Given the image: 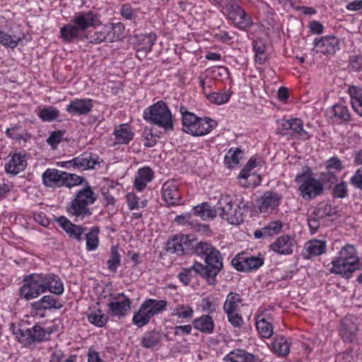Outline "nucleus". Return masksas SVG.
<instances>
[{
  "mask_svg": "<svg viewBox=\"0 0 362 362\" xmlns=\"http://www.w3.org/2000/svg\"><path fill=\"white\" fill-rule=\"evenodd\" d=\"M332 265L331 273L341 275L346 279H350L352 274L360 269L356 248L352 245H344L332 261Z\"/></svg>",
  "mask_w": 362,
  "mask_h": 362,
  "instance_id": "f257e3e1",
  "label": "nucleus"
},
{
  "mask_svg": "<svg viewBox=\"0 0 362 362\" xmlns=\"http://www.w3.org/2000/svg\"><path fill=\"white\" fill-rule=\"evenodd\" d=\"M247 203L244 200L234 205L232 199L228 195H221L216 204L218 216L230 224L238 225L243 221Z\"/></svg>",
  "mask_w": 362,
  "mask_h": 362,
  "instance_id": "f03ea898",
  "label": "nucleus"
},
{
  "mask_svg": "<svg viewBox=\"0 0 362 362\" xmlns=\"http://www.w3.org/2000/svg\"><path fill=\"white\" fill-rule=\"evenodd\" d=\"M144 118L146 122L161 127L165 131L173 129L172 113L162 100L146 108L144 112Z\"/></svg>",
  "mask_w": 362,
  "mask_h": 362,
  "instance_id": "7ed1b4c3",
  "label": "nucleus"
},
{
  "mask_svg": "<svg viewBox=\"0 0 362 362\" xmlns=\"http://www.w3.org/2000/svg\"><path fill=\"white\" fill-rule=\"evenodd\" d=\"M168 303L164 300L148 298L145 300L132 317V322L138 327L147 325L150 320L166 310Z\"/></svg>",
  "mask_w": 362,
  "mask_h": 362,
  "instance_id": "20e7f679",
  "label": "nucleus"
},
{
  "mask_svg": "<svg viewBox=\"0 0 362 362\" xmlns=\"http://www.w3.org/2000/svg\"><path fill=\"white\" fill-rule=\"evenodd\" d=\"M312 170L305 167L303 172L296 177V182L298 183V190L301 197L305 199H313L321 195L324 190L323 183L312 176Z\"/></svg>",
  "mask_w": 362,
  "mask_h": 362,
  "instance_id": "39448f33",
  "label": "nucleus"
},
{
  "mask_svg": "<svg viewBox=\"0 0 362 362\" xmlns=\"http://www.w3.org/2000/svg\"><path fill=\"white\" fill-rule=\"evenodd\" d=\"M183 131L193 136H199L209 133L216 126V121L209 117H197L189 112H182Z\"/></svg>",
  "mask_w": 362,
  "mask_h": 362,
  "instance_id": "423d86ee",
  "label": "nucleus"
},
{
  "mask_svg": "<svg viewBox=\"0 0 362 362\" xmlns=\"http://www.w3.org/2000/svg\"><path fill=\"white\" fill-rule=\"evenodd\" d=\"M96 200V196L90 187H85L78 191L76 197L68 207L70 215L75 216V221L83 219L85 216L91 214L89 205L93 204Z\"/></svg>",
  "mask_w": 362,
  "mask_h": 362,
  "instance_id": "0eeeda50",
  "label": "nucleus"
},
{
  "mask_svg": "<svg viewBox=\"0 0 362 362\" xmlns=\"http://www.w3.org/2000/svg\"><path fill=\"white\" fill-rule=\"evenodd\" d=\"M50 277L42 276L41 274H32L25 279L26 282L20 288V293L22 297L29 300L38 297L45 291L46 281Z\"/></svg>",
  "mask_w": 362,
  "mask_h": 362,
  "instance_id": "6e6552de",
  "label": "nucleus"
},
{
  "mask_svg": "<svg viewBox=\"0 0 362 362\" xmlns=\"http://www.w3.org/2000/svg\"><path fill=\"white\" fill-rule=\"evenodd\" d=\"M203 264V277L206 279L208 284L214 285L216 282V276L223 269V257L218 250L216 255H213L205 261Z\"/></svg>",
  "mask_w": 362,
  "mask_h": 362,
  "instance_id": "1a4fd4ad",
  "label": "nucleus"
},
{
  "mask_svg": "<svg viewBox=\"0 0 362 362\" xmlns=\"http://www.w3.org/2000/svg\"><path fill=\"white\" fill-rule=\"evenodd\" d=\"M231 264L238 271L250 272L260 267L264 264V259L260 256L240 253L232 259Z\"/></svg>",
  "mask_w": 362,
  "mask_h": 362,
  "instance_id": "9d476101",
  "label": "nucleus"
},
{
  "mask_svg": "<svg viewBox=\"0 0 362 362\" xmlns=\"http://www.w3.org/2000/svg\"><path fill=\"white\" fill-rule=\"evenodd\" d=\"M132 302L124 293L111 295L107 304L110 314L117 317H124L131 308Z\"/></svg>",
  "mask_w": 362,
  "mask_h": 362,
  "instance_id": "9b49d317",
  "label": "nucleus"
},
{
  "mask_svg": "<svg viewBox=\"0 0 362 362\" xmlns=\"http://www.w3.org/2000/svg\"><path fill=\"white\" fill-rule=\"evenodd\" d=\"M226 12L228 18L240 29L245 30L252 24L250 16L237 4L227 5Z\"/></svg>",
  "mask_w": 362,
  "mask_h": 362,
  "instance_id": "f8f14e48",
  "label": "nucleus"
},
{
  "mask_svg": "<svg viewBox=\"0 0 362 362\" xmlns=\"http://www.w3.org/2000/svg\"><path fill=\"white\" fill-rule=\"evenodd\" d=\"M282 197L274 191H267L257 200V206L260 213L269 214L278 209Z\"/></svg>",
  "mask_w": 362,
  "mask_h": 362,
  "instance_id": "ddd939ff",
  "label": "nucleus"
},
{
  "mask_svg": "<svg viewBox=\"0 0 362 362\" xmlns=\"http://www.w3.org/2000/svg\"><path fill=\"white\" fill-rule=\"evenodd\" d=\"M281 128L282 134H291L296 138L307 140L310 135L303 128V122L299 118H293L288 120H281Z\"/></svg>",
  "mask_w": 362,
  "mask_h": 362,
  "instance_id": "4468645a",
  "label": "nucleus"
},
{
  "mask_svg": "<svg viewBox=\"0 0 362 362\" xmlns=\"http://www.w3.org/2000/svg\"><path fill=\"white\" fill-rule=\"evenodd\" d=\"M93 107V101L90 98H75L70 101L66 111L71 115H87Z\"/></svg>",
  "mask_w": 362,
  "mask_h": 362,
  "instance_id": "2eb2a0df",
  "label": "nucleus"
},
{
  "mask_svg": "<svg viewBox=\"0 0 362 362\" xmlns=\"http://www.w3.org/2000/svg\"><path fill=\"white\" fill-rule=\"evenodd\" d=\"M162 197L168 205H177L181 199L179 185L175 180H168L162 187Z\"/></svg>",
  "mask_w": 362,
  "mask_h": 362,
  "instance_id": "dca6fc26",
  "label": "nucleus"
},
{
  "mask_svg": "<svg viewBox=\"0 0 362 362\" xmlns=\"http://www.w3.org/2000/svg\"><path fill=\"white\" fill-rule=\"evenodd\" d=\"M315 53L324 54H333L339 49V40L334 36L322 37L320 40H314Z\"/></svg>",
  "mask_w": 362,
  "mask_h": 362,
  "instance_id": "f3484780",
  "label": "nucleus"
},
{
  "mask_svg": "<svg viewBox=\"0 0 362 362\" xmlns=\"http://www.w3.org/2000/svg\"><path fill=\"white\" fill-rule=\"evenodd\" d=\"M86 38L88 42L94 44L113 42L115 40L114 27L111 24L105 25L100 30L86 35Z\"/></svg>",
  "mask_w": 362,
  "mask_h": 362,
  "instance_id": "a211bd4d",
  "label": "nucleus"
},
{
  "mask_svg": "<svg viewBox=\"0 0 362 362\" xmlns=\"http://www.w3.org/2000/svg\"><path fill=\"white\" fill-rule=\"evenodd\" d=\"M64 171L47 168L42 175V184L52 188L64 187Z\"/></svg>",
  "mask_w": 362,
  "mask_h": 362,
  "instance_id": "6ab92c4d",
  "label": "nucleus"
},
{
  "mask_svg": "<svg viewBox=\"0 0 362 362\" xmlns=\"http://www.w3.org/2000/svg\"><path fill=\"white\" fill-rule=\"evenodd\" d=\"M77 28L84 35L88 28L93 26L97 21V15L92 11L79 12L71 20Z\"/></svg>",
  "mask_w": 362,
  "mask_h": 362,
  "instance_id": "aec40b11",
  "label": "nucleus"
},
{
  "mask_svg": "<svg viewBox=\"0 0 362 362\" xmlns=\"http://www.w3.org/2000/svg\"><path fill=\"white\" fill-rule=\"evenodd\" d=\"M296 242L289 235H284L279 237L271 245V249L280 255H288L293 252Z\"/></svg>",
  "mask_w": 362,
  "mask_h": 362,
  "instance_id": "412c9836",
  "label": "nucleus"
},
{
  "mask_svg": "<svg viewBox=\"0 0 362 362\" xmlns=\"http://www.w3.org/2000/svg\"><path fill=\"white\" fill-rule=\"evenodd\" d=\"M76 169L86 170L95 168L100 165V158L97 154L85 152L81 156L74 158Z\"/></svg>",
  "mask_w": 362,
  "mask_h": 362,
  "instance_id": "4be33fe9",
  "label": "nucleus"
},
{
  "mask_svg": "<svg viewBox=\"0 0 362 362\" xmlns=\"http://www.w3.org/2000/svg\"><path fill=\"white\" fill-rule=\"evenodd\" d=\"M59 225L69 234L70 238L78 241L82 240V234L86 228L72 223L67 218L60 216L57 220Z\"/></svg>",
  "mask_w": 362,
  "mask_h": 362,
  "instance_id": "5701e85b",
  "label": "nucleus"
},
{
  "mask_svg": "<svg viewBox=\"0 0 362 362\" xmlns=\"http://www.w3.org/2000/svg\"><path fill=\"white\" fill-rule=\"evenodd\" d=\"M60 36L64 42L69 43L81 40L84 37H86V35H83L71 21L60 28Z\"/></svg>",
  "mask_w": 362,
  "mask_h": 362,
  "instance_id": "b1692460",
  "label": "nucleus"
},
{
  "mask_svg": "<svg viewBox=\"0 0 362 362\" xmlns=\"http://www.w3.org/2000/svg\"><path fill=\"white\" fill-rule=\"evenodd\" d=\"M27 165V161L24 156L19 153H14L5 165V170L8 173L17 175L23 171Z\"/></svg>",
  "mask_w": 362,
  "mask_h": 362,
  "instance_id": "393cba45",
  "label": "nucleus"
},
{
  "mask_svg": "<svg viewBox=\"0 0 362 362\" xmlns=\"http://www.w3.org/2000/svg\"><path fill=\"white\" fill-rule=\"evenodd\" d=\"M188 237L185 235L175 236L167 242L165 250L170 253L181 255L187 246Z\"/></svg>",
  "mask_w": 362,
  "mask_h": 362,
  "instance_id": "a878e982",
  "label": "nucleus"
},
{
  "mask_svg": "<svg viewBox=\"0 0 362 362\" xmlns=\"http://www.w3.org/2000/svg\"><path fill=\"white\" fill-rule=\"evenodd\" d=\"M153 178V172L149 167H144L138 170L137 175L134 180L135 188L141 192L146 188L147 183Z\"/></svg>",
  "mask_w": 362,
  "mask_h": 362,
  "instance_id": "bb28decb",
  "label": "nucleus"
},
{
  "mask_svg": "<svg viewBox=\"0 0 362 362\" xmlns=\"http://www.w3.org/2000/svg\"><path fill=\"white\" fill-rule=\"evenodd\" d=\"M197 274L203 276V264L199 262L194 263L191 267L182 269L178 274V279L185 285H187Z\"/></svg>",
  "mask_w": 362,
  "mask_h": 362,
  "instance_id": "cd10ccee",
  "label": "nucleus"
},
{
  "mask_svg": "<svg viewBox=\"0 0 362 362\" xmlns=\"http://www.w3.org/2000/svg\"><path fill=\"white\" fill-rule=\"evenodd\" d=\"M226 362H259L255 355L242 349L230 352L225 358Z\"/></svg>",
  "mask_w": 362,
  "mask_h": 362,
  "instance_id": "c85d7f7f",
  "label": "nucleus"
},
{
  "mask_svg": "<svg viewBox=\"0 0 362 362\" xmlns=\"http://www.w3.org/2000/svg\"><path fill=\"white\" fill-rule=\"evenodd\" d=\"M357 331L358 327L354 322L346 318L343 320L340 334L345 341L352 342L356 338Z\"/></svg>",
  "mask_w": 362,
  "mask_h": 362,
  "instance_id": "c756f323",
  "label": "nucleus"
},
{
  "mask_svg": "<svg viewBox=\"0 0 362 362\" xmlns=\"http://www.w3.org/2000/svg\"><path fill=\"white\" fill-rule=\"evenodd\" d=\"M35 310L60 309L63 304L52 296H45L40 300L32 304Z\"/></svg>",
  "mask_w": 362,
  "mask_h": 362,
  "instance_id": "7c9ffc66",
  "label": "nucleus"
},
{
  "mask_svg": "<svg viewBox=\"0 0 362 362\" xmlns=\"http://www.w3.org/2000/svg\"><path fill=\"white\" fill-rule=\"evenodd\" d=\"M114 135L117 144H126L132 140L134 134L129 124H122L115 127Z\"/></svg>",
  "mask_w": 362,
  "mask_h": 362,
  "instance_id": "2f4dec72",
  "label": "nucleus"
},
{
  "mask_svg": "<svg viewBox=\"0 0 362 362\" xmlns=\"http://www.w3.org/2000/svg\"><path fill=\"white\" fill-rule=\"evenodd\" d=\"M194 327L205 334H211L214 329V322L209 315H203L192 322Z\"/></svg>",
  "mask_w": 362,
  "mask_h": 362,
  "instance_id": "473e14b6",
  "label": "nucleus"
},
{
  "mask_svg": "<svg viewBox=\"0 0 362 362\" xmlns=\"http://www.w3.org/2000/svg\"><path fill=\"white\" fill-rule=\"evenodd\" d=\"M42 276L50 277L46 281L45 291H49L56 295H61L64 292V285L59 276L54 274H41Z\"/></svg>",
  "mask_w": 362,
  "mask_h": 362,
  "instance_id": "72a5a7b5",
  "label": "nucleus"
},
{
  "mask_svg": "<svg viewBox=\"0 0 362 362\" xmlns=\"http://www.w3.org/2000/svg\"><path fill=\"white\" fill-rule=\"evenodd\" d=\"M194 315V310L191 306L186 304H178L174 308L171 316H176L180 319V322L191 320Z\"/></svg>",
  "mask_w": 362,
  "mask_h": 362,
  "instance_id": "f704fd0d",
  "label": "nucleus"
},
{
  "mask_svg": "<svg viewBox=\"0 0 362 362\" xmlns=\"http://www.w3.org/2000/svg\"><path fill=\"white\" fill-rule=\"evenodd\" d=\"M349 94L353 109L362 116V89L357 86H351L349 88Z\"/></svg>",
  "mask_w": 362,
  "mask_h": 362,
  "instance_id": "c9c22d12",
  "label": "nucleus"
},
{
  "mask_svg": "<svg viewBox=\"0 0 362 362\" xmlns=\"http://www.w3.org/2000/svg\"><path fill=\"white\" fill-rule=\"evenodd\" d=\"M193 211L194 215L199 216L203 220L214 218L218 216L216 205L213 208L206 202L194 206Z\"/></svg>",
  "mask_w": 362,
  "mask_h": 362,
  "instance_id": "e433bc0d",
  "label": "nucleus"
},
{
  "mask_svg": "<svg viewBox=\"0 0 362 362\" xmlns=\"http://www.w3.org/2000/svg\"><path fill=\"white\" fill-rule=\"evenodd\" d=\"M218 250L207 242L201 241L197 243L194 249V252L204 260L208 259L211 255H216Z\"/></svg>",
  "mask_w": 362,
  "mask_h": 362,
  "instance_id": "4c0bfd02",
  "label": "nucleus"
},
{
  "mask_svg": "<svg viewBox=\"0 0 362 362\" xmlns=\"http://www.w3.org/2000/svg\"><path fill=\"white\" fill-rule=\"evenodd\" d=\"M329 112L334 122H348L351 119V115L347 107L342 105H334Z\"/></svg>",
  "mask_w": 362,
  "mask_h": 362,
  "instance_id": "58836bf2",
  "label": "nucleus"
},
{
  "mask_svg": "<svg viewBox=\"0 0 362 362\" xmlns=\"http://www.w3.org/2000/svg\"><path fill=\"white\" fill-rule=\"evenodd\" d=\"M232 93L229 90L213 92L206 95L207 99L214 104L221 105L226 103L230 98Z\"/></svg>",
  "mask_w": 362,
  "mask_h": 362,
  "instance_id": "ea45409f",
  "label": "nucleus"
},
{
  "mask_svg": "<svg viewBox=\"0 0 362 362\" xmlns=\"http://www.w3.org/2000/svg\"><path fill=\"white\" fill-rule=\"evenodd\" d=\"M22 38L16 35H10L0 30V44L5 47L16 48Z\"/></svg>",
  "mask_w": 362,
  "mask_h": 362,
  "instance_id": "a19ab883",
  "label": "nucleus"
},
{
  "mask_svg": "<svg viewBox=\"0 0 362 362\" xmlns=\"http://www.w3.org/2000/svg\"><path fill=\"white\" fill-rule=\"evenodd\" d=\"M273 349L276 353L281 356H286L290 351V344L284 337H279L272 343Z\"/></svg>",
  "mask_w": 362,
  "mask_h": 362,
  "instance_id": "79ce46f5",
  "label": "nucleus"
},
{
  "mask_svg": "<svg viewBox=\"0 0 362 362\" xmlns=\"http://www.w3.org/2000/svg\"><path fill=\"white\" fill-rule=\"evenodd\" d=\"M242 302V298L239 294L230 292L226 297L223 305L224 311H237L240 303Z\"/></svg>",
  "mask_w": 362,
  "mask_h": 362,
  "instance_id": "37998d69",
  "label": "nucleus"
},
{
  "mask_svg": "<svg viewBox=\"0 0 362 362\" xmlns=\"http://www.w3.org/2000/svg\"><path fill=\"white\" fill-rule=\"evenodd\" d=\"M314 216L317 218L324 219L327 217L332 216L335 214V211L329 204L320 202L313 212Z\"/></svg>",
  "mask_w": 362,
  "mask_h": 362,
  "instance_id": "c03bdc74",
  "label": "nucleus"
},
{
  "mask_svg": "<svg viewBox=\"0 0 362 362\" xmlns=\"http://www.w3.org/2000/svg\"><path fill=\"white\" fill-rule=\"evenodd\" d=\"M22 127L20 125H14L10 128H8L6 131V134L8 137L16 140H23L27 141L30 138V135L27 132H24Z\"/></svg>",
  "mask_w": 362,
  "mask_h": 362,
  "instance_id": "a18cd8bd",
  "label": "nucleus"
},
{
  "mask_svg": "<svg viewBox=\"0 0 362 362\" xmlns=\"http://www.w3.org/2000/svg\"><path fill=\"white\" fill-rule=\"evenodd\" d=\"M326 250L325 242L314 240L306 244V250L310 256H317L323 254Z\"/></svg>",
  "mask_w": 362,
  "mask_h": 362,
  "instance_id": "49530a36",
  "label": "nucleus"
},
{
  "mask_svg": "<svg viewBox=\"0 0 362 362\" xmlns=\"http://www.w3.org/2000/svg\"><path fill=\"white\" fill-rule=\"evenodd\" d=\"M256 327L259 334L264 338H269L273 334V327L265 318L259 317L256 322Z\"/></svg>",
  "mask_w": 362,
  "mask_h": 362,
  "instance_id": "de8ad7c7",
  "label": "nucleus"
},
{
  "mask_svg": "<svg viewBox=\"0 0 362 362\" xmlns=\"http://www.w3.org/2000/svg\"><path fill=\"white\" fill-rule=\"evenodd\" d=\"M38 115L43 121L51 122L59 117V111L52 106H49L42 109Z\"/></svg>",
  "mask_w": 362,
  "mask_h": 362,
  "instance_id": "09e8293b",
  "label": "nucleus"
},
{
  "mask_svg": "<svg viewBox=\"0 0 362 362\" xmlns=\"http://www.w3.org/2000/svg\"><path fill=\"white\" fill-rule=\"evenodd\" d=\"M120 259L121 257L118 252L117 247L112 246L111 247L110 258L107 262V268L112 272H115L120 264Z\"/></svg>",
  "mask_w": 362,
  "mask_h": 362,
  "instance_id": "8fccbe9b",
  "label": "nucleus"
},
{
  "mask_svg": "<svg viewBox=\"0 0 362 362\" xmlns=\"http://www.w3.org/2000/svg\"><path fill=\"white\" fill-rule=\"evenodd\" d=\"M18 341L24 346H29L33 343L30 329H18L15 332Z\"/></svg>",
  "mask_w": 362,
  "mask_h": 362,
  "instance_id": "3c124183",
  "label": "nucleus"
},
{
  "mask_svg": "<svg viewBox=\"0 0 362 362\" xmlns=\"http://www.w3.org/2000/svg\"><path fill=\"white\" fill-rule=\"evenodd\" d=\"M30 331L33 335V342L47 340L50 334V332L46 331L40 325H35L30 328Z\"/></svg>",
  "mask_w": 362,
  "mask_h": 362,
  "instance_id": "603ef678",
  "label": "nucleus"
},
{
  "mask_svg": "<svg viewBox=\"0 0 362 362\" xmlns=\"http://www.w3.org/2000/svg\"><path fill=\"white\" fill-rule=\"evenodd\" d=\"M98 230L93 228L86 235V248L89 251L95 250L98 245Z\"/></svg>",
  "mask_w": 362,
  "mask_h": 362,
  "instance_id": "864d4df0",
  "label": "nucleus"
},
{
  "mask_svg": "<svg viewBox=\"0 0 362 362\" xmlns=\"http://www.w3.org/2000/svg\"><path fill=\"white\" fill-rule=\"evenodd\" d=\"M159 342L158 334L155 332H148L141 340V344L144 347L153 348Z\"/></svg>",
  "mask_w": 362,
  "mask_h": 362,
  "instance_id": "5fc2aeb1",
  "label": "nucleus"
},
{
  "mask_svg": "<svg viewBox=\"0 0 362 362\" xmlns=\"http://www.w3.org/2000/svg\"><path fill=\"white\" fill-rule=\"evenodd\" d=\"M89 322L99 327H103L106 322L107 319L100 310L91 312L88 316Z\"/></svg>",
  "mask_w": 362,
  "mask_h": 362,
  "instance_id": "6e6d98bb",
  "label": "nucleus"
},
{
  "mask_svg": "<svg viewBox=\"0 0 362 362\" xmlns=\"http://www.w3.org/2000/svg\"><path fill=\"white\" fill-rule=\"evenodd\" d=\"M83 178L76 174L64 172V187L71 188V187L81 185Z\"/></svg>",
  "mask_w": 362,
  "mask_h": 362,
  "instance_id": "4d7b16f0",
  "label": "nucleus"
},
{
  "mask_svg": "<svg viewBox=\"0 0 362 362\" xmlns=\"http://www.w3.org/2000/svg\"><path fill=\"white\" fill-rule=\"evenodd\" d=\"M156 40V35L154 33H149L148 35H143L140 37V43L138 47L145 48L146 50L151 51L152 46Z\"/></svg>",
  "mask_w": 362,
  "mask_h": 362,
  "instance_id": "13d9d810",
  "label": "nucleus"
},
{
  "mask_svg": "<svg viewBox=\"0 0 362 362\" xmlns=\"http://www.w3.org/2000/svg\"><path fill=\"white\" fill-rule=\"evenodd\" d=\"M242 153L243 151L240 148H235L234 151L230 149L225 157V161L230 167L232 165H237L239 163Z\"/></svg>",
  "mask_w": 362,
  "mask_h": 362,
  "instance_id": "bf43d9fd",
  "label": "nucleus"
},
{
  "mask_svg": "<svg viewBox=\"0 0 362 362\" xmlns=\"http://www.w3.org/2000/svg\"><path fill=\"white\" fill-rule=\"evenodd\" d=\"M201 306L204 311L213 313L216 310L218 304L215 298L208 296L202 300Z\"/></svg>",
  "mask_w": 362,
  "mask_h": 362,
  "instance_id": "052dcab7",
  "label": "nucleus"
},
{
  "mask_svg": "<svg viewBox=\"0 0 362 362\" xmlns=\"http://www.w3.org/2000/svg\"><path fill=\"white\" fill-rule=\"evenodd\" d=\"M264 233H266L267 237L279 233L282 228V223L280 221H272L267 226L264 227Z\"/></svg>",
  "mask_w": 362,
  "mask_h": 362,
  "instance_id": "680f3d73",
  "label": "nucleus"
},
{
  "mask_svg": "<svg viewBox=\"0 0 362 362\" xmlns=\"http://www.w3.org/2000/svg\"><path fill=\"white\" fill-rule=\"evenodd\" d=\"M120 13L124 18L132 20L136 17L138 11L137 9H134L131 5L125 4L122 6Z\"/></svg>",
  "mask_w": 362,
  "mask_h": 362,
  "instance_id": "e2e57ef3",
  "label": "nucleus"
},
{
  "mask_svg": "<svg viewBox=\"0 0 362 362\" xmlns=\"http://www.w3.org/2000/svg\"><path fill=\"white\" fill-rule=\"evenodd\" d=\"M175 221L179 224H182L184 226L194 228L196 230H199L201 226L200 225L193 223L189 214L177 216L175 218Z\"/></svg>",
  "mask_w": 362,
  "mask_h": 362,
  "instance_id": "0e129e2a",
  "label": "nucleus"
},
{
  "mask_svg": "<svg viewBox=\"0 0 362 362\" xmlns=\"http://www.w3.org/2000/svg\"><path fill=\"white\" fill-rule=\"evenodd\" d=\"M348 195L347 184L345 182H341L336 185L333 189V196L334 198L343 199Z\"/></svg>",
  "mask_w": 362,
  "mask_h": 362,
  "instance_id": "69168bd1",
  "label": "nucleus"
},
{
  "mask_svg": "<svg viewBox=\"0 0 362 362\" xmlns=\"http://www.w3.org/2000/svg\"><path fill=\"white\" fill-rule=\"evenodd\" d=\"M326 169L335 173L340 171L342 169L341 160L337 157L329 158L326 162Z\"/></svg>",
  "mask_w": 362,
  "mask_h": 362,
  "instance_id": "338daca9",
  "label": "nucleus"
},
{
  "mask_svg": "<svg viewBox=\"0 0 362 362\" xmlns=\"http://www.w3.org/2000/svg\"><path fill=\"white\" fill-rule=\"evenodd\" d=\"M349 67L354 71H362V55H354L349 59Z\"/></svg>",
  "mask_w": 362,
  "mask_h": 362,
  "instance_id": "774afa93",
  "label": "nucleus"
}]
</instances>
